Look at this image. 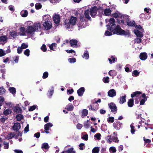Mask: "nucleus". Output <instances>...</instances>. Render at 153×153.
Wrapping results in <instances>:
<instances>
[{
    "label": "nucleus",
    "instance_id": "63",
    "mask_svg": "<svg viewBox=\"0 0 153 153\" xmlns=\"http://www.w3.org/2000/svg\"><path fill=\"white\" fill-rule=\"evenodd\" d=\"M4 100V97L2 96H0V105L1 106L2 105L3 102Z\"/></svg>",
    "mask_w": 153,
    "mask_h": 153
},
{
    "label": "nucleus",
    "instance_id": "52",
    "mask_svg": "<svg viewBox=\"0 0 153 153\" xmlns=\"http://www.w3.org/2000/svg\"><path fill=\"white\" fill-rule=\"evenodd\" d=\"M28 45L27 44L23 43L22 44L21 47L23 49L27 48L28 47Z\"/></svg>",
    "mask_w": 153,
    "mask_h": 153
},
{
    "label": "nucleus",
    "instance_id": "6",
    "mask_svg": "<svg viewBox=\"0 0 153 153\" xmlns=\"http://www.w3.org/2000/svg\"><path fill=\"white\" fill-rule=\"evenodd\" d=\"M89 109L92 111L97 110L99 107L98 104L97 102H95L92 105H91L88 106Z\"/></svg>",
    "mask_w": 153,
    "mask_h": 153
},
{
    "label": "nucleus",
    "instance_id": "2",
    "mask_svg": "<svg viewBox=\"0 0 153 153\" xmlns=\"http://www.w3.org/2000/svg\"><path fill=\"white\" fill-rule=\"evenodd\" d=\"M99 8V7H97L96 6H94L91 8L90 11L88 10H86L84 13L85 17L89 20L91 19L89 16L90 13V15L92 17H94L96 15L97 11Z\"/></svg>",
    "mask_w": 153,
    "mask_h": 153
},
{
    "label": "nucleus",
    "instance_id": "21",
    "mask_svg": "<svg viewBox=\"0 0 153 153\" xmlns=\"http://www.w3.org/2000/svg\"><path fill=\"white\" fill-rule=\"evenodd\" d=\"M141 94L140 91H137L133 92L131 94V97L133 98L134 97H138Z\"/></svg>",
    "mask_w": 153,
    "mask_h": 153
},
{
    "label": "nucleus",
    "instance_id": "31",
    "mask_svg": "<svg viewBox=\"0 0 153 153\" xmlns=\"http://www.w3.org/2000/svg\"><path fill=\"white\" fill-rule=\"evenodd\" d=\"M44 21L49 20L51 19V17L48 15H45L42 17Z\"/></svg>",
    "mask_w": 153,
    "mask_h": 153
},
{
    "label": "nucleus",
    "instance_id": "47",
    "mask_svg": "<svg viewBox=\"0 0 153 153\" xmlns=\"http://www.w3.org/2000/svg\"><path fill=\"white\" fill-rule=\"evenodd\" d=\"M103 81L105 83H108L109 82V78L108 77H104L103 79Z\"/></svg>",
    "mask_w": 153,
    "mask_h": 153
},
{
    "label": "nucleus",
    "instance_id": "51",
    "mask_svg": "<svg viewBox=\"0 0 153 153\" xmlns=\"http://www.w3.org/2000/svg\"><path fill=\"white\" fill-rule=\"evenodd\" d=\"M30 51L28 49H26L24 52V54L27 56L30 55Z\"/></svg>",
    "mask_w": 153,
    "mask_h": 153
},
{
    "label": "nucleus",
    "instance_id": "16",
    "mask_svg": "<svg viewBox=\"0 0 153 153\" xmlns=\"http://www.w3.org/2000/svg\"><path fill=\"white\" fill-rule=\"evenodd\" d=\"M147 57V55L146 53H142L140 55V58L142 60H145Z\"/></svg>",
    "mask_w": 153,
    "mask_h": 153
},
{
    "label": "nucleus",
    "instance_id": "39",
    "mask_svg": "<svg viewBox=\"0 0 153 153\" xmlns=\"http://www.w3.org/2000/svg\"><path fill=\"white\" fill-rule=\"evenodd\" d=\"M83 57V58L85 59H88L89 56L88 53V52L87 51H85V52Z\"/></svg>",
    "mask_w": 153,
    "mask_h": 153
},
{
    "label": "nucleus",
    "instance_id": "3",
    "mask_svg": "<svg viewBox=\"0 0 153 153\" xmlns=\"http://www.w3.org/2000/svg\"><path fill=\"white\" fill-rule=\"evenodd\" d=\"M113 16L116 18L119 17L120 16H121V19H122V18L123 17V19L121 20V23L122 24H124V21L126 20H125V19H126L127 18L128 19L129 18V16L127 15H121L120 13H115L114 14H113Z\"/></svg>",
    "mask_w": 153,
    "mask_h": 153
},
{
    "label": "nucleus",
    "instance_id": "8",
    "mask_svg": "<svg viewBox=\"0 0 153 153\" xmlns=\"http://www.w3.org/2000/svg\"><path fill=\"white\" fill-rule=\"evenodd\" d=\"M108 96L112 97L116 96V93L115 91L113 89H110L108 92Z\"/></svg>",
    "mask_w": 153,
    "mask_h": 153
},
{
    "label": "nucleus",
    "instance_id": "35",
    "mask_svg": "<svg viewBox=\"0 0 153 153\" xmlns=\"http://www.w3.org/2000/svg\"><path fill=\"white\" fill-rule=\"evenodd\" d=\"M23 118V116L21 114L17 115L16 116V118L17 121H20Z\"/></svg>",
    "mask_w": 153,
    "mask_h": 153
},
{
    "label": "nucleus",
    "instance_id": "41",
    "mask_svg": "<svg viewBox=\"0 0 153 153\" xmlns=\"http://www.w3.org/2000/svg\"><path fill=\"white\" fill-rule=\"evenodd\" d=\"M79 147L80 150H83L85 148V144L83 143H80L79 146Z\"/></svg>",
    "mask_w": 153,
    "mask_h": 153
},
{
    "label": "nucleus",
    "instance_id": "57",
    "mask_svg": "<svg viewBox=\"0 0 153 153\" xmlns=\"http://www.w3.org/2000/svg\"><path fill=\"white\" fill-rule=\"evenodd\" d=\"M68 61L70 63H74L76 62V59L74 58H70L68 59Z\"/></svg>",
    "mask_w": 153,
    "mask_h": 153
},
{
    "label": "nucleus",
    "instance_id": "45",
    "mask_svg": "<svg viewBox=\"0 0 153 153\" xmlns=\"http://www.w3.org/2000/svg\"><path fill=\"white\" fill-rule=\"evenodd\" d=\"M140 74V72H138L137 70H135L133 71L132 75L133 76H138Z\"/></svg>",
    "mask_w": 153,
    "mask_h": 153
},
{
    "label": "nucleus",
    "instance_id": "53",
    "mask_svg": "<svg viewBox=\"0 0 153 153\" xmlns=\"http://www.w3.org/2000/svg\"><path fill=\"white\" fill-rule=\"evenodd\" d=\"M147 100V98L142 99L140 101V105H143Z\"/></svg>",
    "mask_w": 153,
    "mask_h": 153
},
{
    "label": "nucleus",
    "instance_id": "12",
    "mask_svg": "<svg viewBox=\"0 0 153 153\" xmlns=\"http://www.w3.org/2000/svg\"><path fill=\"white\" fill-rule=\"evenodd\" d=\"M113 125L114 128L116 129L119 130L121 128L122 123L118 122H116V123H114Z\"/></svg>",
    "mask_w": 153,
    "mask_h": 153
},
{
    "label": "nucleus",
    "instance_id": "55",
    "mask_svg": "<svg viewBox=\"0 0 153 153\" xmlns=\"http://www.w3.org/2000/svg\"><path fill=\"white\" fill-rule=\"evenodd\" d=\"M88 135L87 134L83 135L82 137V139L85 140H87L88 139Z\"/></svg>",
    "mask_w": 153,
    "mask_h": 153
},
{
    "label": "nucleus",
    "instance_id": "17",
    "mask_svg": "<svg viewBox=\"0 0 153 153\" xmlns=\"http://www.w3.org/2000/svg\"><path fill=\"white\" fill-rule=\"evenodd\" d=\"M126 95H125L120 97L119 102L121 104H123L126 101Z\"/></svg>",
    "mask_w": 153,
    "mask_h": 153
},
{
    "label": "nucleus",
    "instance_id": "10",
    "mask_svg": "<svg viewBox=\"0 0 153 153\" xmlns=\"http://www.w3.org/2000/svg\"><path fill=\"white\" fill-rule=\"evenodd\" d=\"M36 31L40 30L41 29V25L39 22H36L34 23L33 25Z\"/></svg>",
    "mask_w": 153,
    "mask_h": 153
},
{
    "label": "nucleus",
    "instance_id": "48",
    "mask_svg": "<svg viewBox=\"0 0 153 153\" xmlns=\"http://www.w3.org/2000/svg\"><path fill=\"white\" fill-rule=\"evenodd\" d=\"M142 41V40L140 38H137L135 39L134 40V42L135 43H140Z\"/></svg>",
    "mask_w": 153,
    "mask_h": 153
},
{
    "label": "nucleus",
    "instance_id": "7",
    "mask_svg": "<svg viewBox=\"0 0 153 153\" xmlns=\"http://www.w3.org/2000/svg\"><path fill=\"white\" fill-rule=\"evenodd\" d=\"M108 106L111 112H114L117 111V107L115 104L113 103H111L108 104Z\"/></svg>",
    "mask_w": 153,
    "mask_h": 153
},
{
    "label": "nucleus",
    "instance_id": "60",
    "mask_svg": "<svg viewBox=\"0 0 153 153\" xmlns=\"http://www.w3.org/2000/svg\"><path fill=\"white\" fill-rule=\"evenodd\" d=\"M48 73L45 72H44L43 74L42 78L43 79H45L48 77Z\"/></svg>",
    "mask_w": 153,
    "mask_h": 153
},
{
    "label": "nucleus",
    "instance_id": "24",
    "mask_svg": "<svg viewBox=\"0 0 153 153\" xmlns=\"http://www.w3.org/2000/svg\"><path fill=\"white\" fill-rule=\"evenodd\" d=\"M28 14L27 11L26 10H23L21 12V16L24 17H26L27 16Z\"/></svg>",
    "mask_w": 153,
    "mask_h": 153
},
{
    "label": "nucleus",
    "instance_id": "44",
    "mask_svg": "<svg viewBox=\"0 0 153 153\" xmlns=\"http://www.w3.org/2000/svg\"><path fill=\"white\" fill-rule=\"evenodd\" d=\"M42 5L40 3H37L35 5V7L36 9H39L41 8Z\"/></svg>",
    "mask_w": 153,
    "mask_h": 153
},
{
    "label": "nucleus",
    "instance_id": "36",
    "mask_svg": "<svg viewBox=\"0 0 153 153\" xmlns=\"http://www.w3.org/2000/svg\"><path fill=\"white\" fill-rule=\"evenodd\" d=\"M13 111L14 112L17 113H20L22 111L21 108L19 107H16L14 108Z\"/></svg>",
    "mask_w": 153,
    "mask_h": 153
},
{
    "label": "nucleus",
    "instance_id": "9",
    "mask_svg": "<svg viewBox=\"0 0 153 153\" xmlns=\"http://www.w3.org/2000/svg\"><path fill=\"white\" fill-rule=\"evenodd\" d=\"M53 126V124L49 123L46 124L44 126V128L45 132L47 134L49 133V132L48 131L50 127H52Z\"/></svg>",
    "mask_w": 153,
    "mask_h": 153
},
{
    "label": "nucleus",
    "instance_id": "26",
    "mask_svg": "<svg viewBox=\"0 0 153 153\" xmlns=\"http://www.w3.org/2000/svg\"><path fill=\"white\" fill-rule=\"evenodd\" d=\"M134 105V100L133 99H130L128 102V105L129 107H131Z\"/></svg>",
    "mask_w": 153,
    "mask_h": 153
},
{
    "label": "nucleus",
    "instance_id": "15",
    "mask_svg": "<svg viewBox=\"0 0 153 153\" xmlns=\"http://www.w3.org/2000/svg\"><path fill=\"white\" fill-rule=\"evenodd\" d=\"M134 33L138 37L141 38L143 36L142 33L137 30H134Z\"/></svg>",
    "mask_w": 153,
    "mask_h": 153
},
{
    "label": "nucleus",
    "instance_id": "59",
    "mask_svg": "<svg viewBox=\"0 0 153 153\" xmlns=\"http://www.w3.org/2000/svg\"><path fill=\"white\" fill-rule=\"evenodd\" d=\"M36 106L35 105H33L30 106L29 109V111H33L36 109Z\"/></svg>",
    "mask_w": 153,
    "mask_h": 153
},
{
    "label": "nucleus",
    "instance_id": "38",
    "mask_svg": "<svg viewBox=\"0 0 153 153\" xmlns=\"http://www.w3.org/2000/svg\"><path fill=\"white\" fill-rule=\"evenodd\" d=\"M100 151L99 148L98 147H95L92 150V153H98Z\"/></svg>",
    "mask_w": 153,
    "mask_h": 153
},
{
    "label": "nucleus",
    "instance_id": "64",
    "mask_svg": "<svg viewBox=\"0 0 153 153\" xmlns=\"http://www.w3.org/2000/svg\"><path fill=\"white\" fill-rule=\"evenodd\" d=\"M22 49L21 47H19L17 48V52L18 53H20L22 51Z\"/></svg>",
    "mask_w": 153,
    "mask_h": 153
},
{
    "label": "nucleus",
    "instance_id": "1",
    "mask_svg": "<svg viewBox=\"0 0 153 153\" xmlns=\"http://www.w3.org/2000/svg\"><path fill=\"white\" fill-rule=\"evenodd\" d=\"M114 23V20L111 18L109 19V23L106 27L108 30L113 32L114 34H117L118 35H124L125 33L124 30L121 28L119 25L116 26Z\"/></svg>",
    "mask_w": 153,
    "mask_h": 153
},
{
    "label": "nucleus",
    "instance_id": "30",
    "mask_svg": "<svg viewBox=\"0 0 153 153\" xmlns=\"http://www.w3.org/2000/svg\"><path fill=\"white\" fill-rule=\"evenodd\" d=\"M49 146L48 144L46 143H43L42 145V149H47L49 148Z\"/></svg>",
    "mask_w": 153,
    "mask_h": 153
},
{
    "label": "nucleus",
    "instance_id": "40",
    "mask_svg": "<svg viewBox=\"0 0 153 153\" xmlns=\"http://www.w3.org/2000/svg\"><path fill=\"white\" fill-rule=\"evenodd\" d=\"M114 137H111V136H108L107 138L108 142L109 143H111L112 142V139Z\"/></svg>",
    "mask_w": 153,
    "mask_h": 153
},
{
    "label": "nucleus",
    "instance_id": "28",
    "mask_svg": "<svg viewBox=\"0 0 153 153\" xmlns=\"http://www.w3.org/2000/svg\"><path fill=\"white\" fill-rule=\"evenodd\" d=\"M116 71L115 70H111L108 72V74L111 76H114L116 75Z\"/></svg>",
    "mask_w": 153,
    "mask_h": 153
},
{
    "label": "nucleus",
    "instance_id": "49",
    "mask_svg": "<svg viewBox=\"0 0 153 153\" xmlns=\"http://www.w3.org/2000/svg\"><path fill=\"white\" fill-rule=\"evenodd\" d=\"M5 54V52L2 49H0V57L3 56Z\"/></svg>",
    "mask_w": 153,
    "mask_h": 153
},
{
    "label": "nucleus",
    "instance_id": "32",
    "mask_svg": "<svg viewBox=\"0 0 153 153\" xmlns=\"http://www.w3.org/2000/svg\"><path fill=\"white\" fill-rule=\"evenodd\" d=\"M10 34L13 38H15L18 35V33L14 31L10 32Z\"/></svg>",
    "mask_w": 153,
    "mask_h": 153
},
{
    "label": "nucleus",
    "instance_id": "54",
    "mask_svg": "<svg viewBox=\"0 0 153 153\" xmlns=\"http://www.w3.org/2000/svg\"><path fill=\"white\" fill-rule=\"evenodd\" d=\"M67 153H75V151L73 150V149L71 148L68 149L67 151Z\"/></svg>",
    "mask_w": 153,
    "mask_h": 153
},
{
    "label": "nucleus",
    "instance_id": "20",
    "mask_svg": "<svg viewBox=\"0 0 153 153\" xmlns=\"http://www.w3.org/2000/svg\"><path fill=\"white\" fill-rule=\"evenodd\" d=\"M15 135V134L14 132H10L7 135L6 138L8 139H11Z\"/></svg>",
    "mask_w": 153,
    "mask_h": 153
},
{
    "label": "nucleus",
    "instance_id": "37",
    "mask_svg": "<svg viewBox=\"0 0 153 153\" xmlns=\"http://www.w3.org/2000/svg\"><path fill=\"white\" fill-rule=\"evenodd\" d=\"M127 25L130 26H133L135 24V22L134 21H127Z\"/></svg>",
    "mask_w": 153,
    "mask_h": 153
},
{
    "label": "nucleus",
    "instance_id": "19",
    "mask_svg": "<svg viewBox=\"0 0 153 153\" xmlns=\"http://www.w3.org/2000/svg\"><path fill=\"white\" fill-rule=\"evenodd\" d=\"M76 17L72 16L70 20V24L72 25H75L76 23Z\"/></svg>",
    "mask_w": 153,
    "mask_h": 153
},
{
    "label": "nucleus",
    "instance_id": "50",
    "mask_svg": "<svg viewBox=\"0 0 153 153\" xmlns=\"http://www.w3.org/2000/svg\"><path fill=\"white\" fill-rule=\"evenodd\" d=\"M114 120V118L113 117H110L107 119V121L108 122L113 123Z\"/></svg>",
    "mask_w": 153,
    "mask_h": 153
},
{
    "label": "nucleus",
    "instance_id": "25",
    "mask_svg": "<svg viewBox=\"0 0 153 153\" xmlns=\"http://www.w3.org/2000/svg\"><path fill=\"white\" fill-rule=\"evenodd\" d=\"M104 13L105 16H109L111 13V10L110 9H106L104 10Z\"/></svg>",
    "mask_w": 153,
    "mask_h": 153
},
{
    "label": "nucleus",
    "instance_id": "11",
    "mask_svg": "<svg viewBox=\"0 0 153 153\" xmlns=\"http://www.w3.org/2000/svg\"><path fill=\"white\" fill-rule=\"evenodd\" d=\"M7 38L6 36H2L0 37V44L3 45L7 42Z\"/></svg>",
    "mask_w": 153,
    "mask_h": 153
},
{
    "label": "nucleus",
    "instance_id": "13",
    "mask_svg": "<svg viewBox=\"0 0 153 153\" xmlns=\"http://www.w3.org/2000/svg\"><path fill=\"white\" fill-rule=\"evenodd\" d=\"M21 128L20 124L17 123H16L13 127V129L14 130H18Z\"/></svg>",
    "mask_w": 153,
    "mask_h": 153
},
{
    "label": "nucleus",
    "instance_id": "18",
    "mask_svg": "<svg viewBox=\"0 0 153 153\" xmlns=\"http://www.w3.org/2000/svg\"><path fill=\"white\" fill-rule=\"evenodd\" d=\"M53 20L55 23L58 24L59 23L60 21L59 16L57 15H55L53 17Z\"/></svg>",
    "mask_w": 153,
    "mask_h": 153
},
{
    "label": "nucleus",
    "instance_id": "5",
    "mask_svg": "<svg viewBox=\"0 0 153 153\" xmlns=\"http://www.w3.org/2000/svg\"><path fill=\"white\" fill-rule=\"evenodd\" d=\"M44 28L46 30L50 29L52 26V24L51 21L47 20L45 21L43 24Z\"/></svg>",
    "mask_w": 153,
    "mask_h": 153
},
{
    "label": "nucleus",
    "instance_id": "29",
    "mask_svg": "<svg viewBox=\"0 0 153 153\" xmlns=\"http://www.w3.org/2000/svg\"><path fill=\"white\" fill-rule=\"evenodd\" d=\"M74 107L71 104H68L66 107V108L67 109L68 111H71L73 110Z\"/></svg>",
    "mask_w": 153,
    "mask_h": 153
},
{
    "label": "nucleus",
    "instance_id": "4",
    "mask_svg": "<svg viewBox=\"0 0 153 153\" xmlns=\"http://www.w3.org/2000/svg\"><path fill=\"white\" fill-rule=\"evenodd\" d=\"M35 30L33 25L27 27L26 32L28 34H33L36 31Z\"/></svg>",
    "mask_w": 153,
    "mask_h": 153
},
{
    "label": "nucleus",
    "instance_id": "56",
    "mask_svg": "<svg viewBox=\"0 0 153 153\" xmlns=\"http://www.w3.org/2000/svg\"><path fill=\"white\" fill-rule=\"evenodd\" d=\"M41 49L43 52H45L47 50L46 45L44 44L42 45L41 48Z\"/></svg>",
    "mask_w": 153,
    "mask_h": 153
},
{
    "label": "nucleus",
    "instance_id": "27",
    "mask_svg": "<svg viewBox=\"0 0 153 153\" xmlns=\"http://www.w3.org/2000/svg\"><path fill=\"white\" fill-rule=\"evenodd\" d=\"M20 35L22 36L25 35V28L23 27L20 28Z\"/></svg>",
    "mask_w": 153,
    "mask_h": 153
},
{
    "label": "nucleus",
    "instance_id": "34",
    "mask_svg": "<svg viewBox=\"0 0 153 153\" xmlns=\"http://www.w3.org/2000/svg\"><path fill=\"white\" fill-rule=\"evenodd\" d=\"M109 151L111 153H115L116 151V149L115 147L112 146L110 148Z\"/></svg>",
    "mask_w": 153,
    "mask_h": 153
},
{
    "label": "nucleus",
    "instance_id": "14",
    "mask_svg": "<svg viewBox=\"0 0 153 153\" xmlns=\"http://www.w3.org/2000/svg\"><path fill=\"white\" fill-rule=\"evenodd\" d=\"M85 91V89L84 87L80 88L77 91V93L79 96H82Z\"/></svg>",
    "mask_w": 153,
    "mask_h": 153
},
{
    "label": "nucleus",
    "instance_id": "23",
    "mask_svg": "<svg viewBox=\"0 0 153 153\" xmlns=\"http://www.w3.org/2000/svg\"><path fill=\"white\" fill-rule=\"evenodd\" d=\"M88 111L86 109H83L81 112V117L82 118L84 117L85 116H86L88 114Z\"/></svg>",
    "mask_w": 153,
    "mask_h": 153
},
{
    "label": "nucleus",
    "instance_id": "62",
    "mask_svg": "<svg viewBox=\"0 0 153 153\" xmlns=\"http://www.w3.org/2000/svg\"><path fill=\"white\" fill-rule=\"evenodd\" d=\"M5 92V89L3 88L0 87V94H2Z\"/></svg>",
    "mask_w": 153,
    "mask_h": 153
},
{
    "label": "nucleus",
    "instance_id": "43",
    "mask_svg": "<svg viewBox=\"0 0 153 153\" xmlns=\"http://www.w3.org/2000/svg\"><path fill=\"white\" fill-rule=\"evenodd\" d=\"M131 127V132L132 134H134L135 131V130L134 129V126L133 125V124H131L130 125Z\"/></svg>",
    "mask_w": 153,
    "mask_h": 153
},
{
    "label": "nucleus",
    "instance_id": "61",
    "mask_svg": "<svg viewBox=\"0 0 153 153\" xmlns=\"http://www.w3.org/2000/svg\"><path fill=\"white\" fill-rule=\"evenodd\" d=\"M105 35L106 36H110L112 35V33L109 31H106L105 33Z\"/></svg>",
    "mask_w": 153,
    "mask_h": 153
},
{
    "label": "nucleus",
    "instance_id": "33",
    "mask_svg": "<svg viewBox=\"0 0 153 153\" xmlns=\"http://www.w3.org/2000/svg\"><path fill=\"white\" fill-rule=\"evenodd\" d=\"M94 137L96 140H100L101 138V135L100 133H97L94 135Z\"/></svg>",
    "mask_w": 153,
    "mask_h": 153
},
{
    "label": "nucleus",
    "instance_id": "46",
    "mask_svg": "<svg viewBox=\"0 0 153 153\" xmlns=\"http://www.w3.org/2000/svg\"><path fill=\"white\" fill-rule=\"evenodd\" d=\"M12 111L10 109H7L4 111L3 113L4 114L7 115L10 114Z\"/></svg>",
    "mask_w": 153,
    "mask_h": 153
},
{
    "label": "nucleus",
    "instance_id": "58",
    "mask_svg": "<svg viewBox=\"0 0 153 153\" xmlns=\"http://www.w3.org/2000/svg\"><path fill=\"white\" fill-rule=\"evenodd\" d=\"M112 60L113 61V62H114L115 61V58L113 57V56H111V58L108 59L109 61L110 64H111L112 63Z\"/></svg>",
    "mask_w": 153,
    "mask_h": 153
},
{
    "label": "nucleus",
    "instance_id": "42",
    "mask_svg": "<svg viewBox=\"0 0 153 153\" xmlns=\"http://www.w3.org/2000/svg\"><path fill=\"white\" fill-rule=\"evenodd\" d=\"M9 90L13 94H15L16 92V89L14 87H10L9 89Z\"/></svg>",
    "mask_w": 153,
    "mask_h": 153
},
{
    "label": "nucleus",
    "instance_id": "22",
    "mask_svg": "<svg viewBox=\"0 0 153 153\" xmlns=\"http://www.w3.org/2000/svg\"><path fill=\"white\" fill-rule=\"evenodd\" d=\"M70 44L71 46L74 47L76 45V41L75 39H72L70 41Z\"/></svg>",
    "mask_w": 153,
    "mask_h": 153
}]
</instances>
